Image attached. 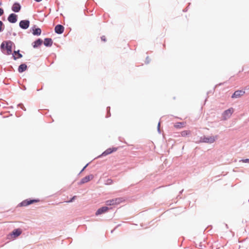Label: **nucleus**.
Segmentation results:
<instances>
[{"label":"nucleus","mask_w":249,"mask_h":249,"mask_svg":"<svg viewBox=\"0 0 249 249\" xmlns=\"http://www.w3.org/2000/svg\"><path fill=\"white\" fill-rule=\"evenodd\" d=\"M21 9V6L18 3H15L12 6V9L15 12H18Z\"/></svg>","instance_id":"14"},{"label":"nucleus","mask_w":249,"mask_h":249,"mask_svg":"<svg viewBox=\"0 0 249 249\" xmlns=\"http://www.w3.org/2000/svg\"><path fill=\"white\" fill-rule=\"evenodd\" d=\"M5 42H6V41H4V42H3L1 43V45H0V48H1V50H3L4 49H5Z\"/></svg>","instance_id":"22"},{"label":"nucleus","mask_w":249,"mask_h":249,"mask_svg":"<svg viewBox=\"0 0 249 249\" xmlns=\"http://www.w3.org/2000/svg\"><path fill=\"white\" fill-rule=\"evenodd\" d=\"M64 27L60 24L57 25L55 27V32L59 34H62L64 32Z\"/></svg>","instance_id":"13"},{"label":"nucleus","mask_w":249,"mask_h":249,"mask_svg":"<svg viewBox=\"0 0 249 249\" xmlns=\"http://www.w3.org/2000/svg\"><path fill=\"white\" fill-rule=\"evenodd\" d=\"M42 40L41 39H38L37 40H36V41H35L34 42V45H33V47L34 48H36V47H37L38 46H40L41 45V44L42 43Z\"/></svg>","instance_id":"19"},{"label":"nucleus","mask_w":249,"mask_h":249,"mask_svg":"<svg viewBox=\"0 0 249 249\" xmlns=\"http://www.w3.org/2000/svg\"><path fill=\"white\" fill-rule=\"evenodd\" d=\"M44 44L46 46H51L53 44V40L51 38H46L44 39Z\"/></svg>","instance_id":"16"},{"label":"nucleus","mask_w":249,"mask_h":249,"mask_svg":"<svg viewBox=\"0 0 249 249\" xmlns=\"http://www.w3.org/2000/svg\"><path fill=\"white\" fill-rule=\"evenodd\" d=\"M245 92L243 90L235 91L231 96L232 98H237L241 97L245 94Z\"/></svg>","instance_id":"9"},{"label":"nucleus","mask_w":249,"mask_h":249,"mask_svg":"<svg viewBox=\"0 0 249 249\" xmlns=\"http://www.w3.org/2000/svg\"><path fill=\"white\" fill-rule=\"evenodd\" d=\"M109 210L107 207L105 206L99 209L96 212L95 214L98 215L105 213H106Z\"/></svg>","instance_id":"10"},{"label":"nucleus","mask_w":249,"mask_h":249,"mask_svg":"<svg viewBox=\"0 0 249 249\" xmlns=\"http://www.w3.org/2000/svg\"><path fill=\"white\" fill-rule=\"evenodd\" d=\"M38 199H26L22 201L19 205L20 206H27L34 203L39 202Z\"/></svg>","instance_id":"3"},{"label":"nucleus","mask_w":249,"mask_h":249,"mask_svg":"<svg viewBox=\"0 0 249 249\" xmlns=\"http://www.w3.org/2000/svg\"><path fill=\"white\" fill-rule=\"evenodd\" d=\"M2 4L1 2L0 1V5H1Z\"/></svg>","instance_id":"31"},{"label":"nucleus","mask_w":249,"mask_h":249,"mask_svg":"<svg viewBox=\"0 0 249 249\" xmlns=\"http://www.w3.org/2000/svg\"><path fill=\"white\" fill-rule=\"evenodd\" d=\"M125 200L123 197L115 198L107 200L106 204L107 206H116L124 202Z\"/></svg>","instance_id":"1"},{"label":"nucleus","mask_w":249,"mask_h":249,"mask_svg":"<svg viewBox=\"0 0 249 249\" xmlns=\"http://www.w3.org/2000/svg\"><path fill=\"white\" fill-rule=\"evenodd\" d=\"M185 122H178L174 124V127L177 128H180L183 127L185 125Z\"/></svg>","instance_id":"18"},{"label":"nucleus","mask_w":249,"mask_h":249,"mask_svg":"<svg viewBox=\"0 0 249 249\" xmlns=\"http://www.w3.org/2000/svg\"><path fill=\"white\" fill-rule=\"evenodd\" d=\"M3 14V10L1 8H0V16H1Z\"/></svg>","instance_id":"27"},{"label":"nucleus","mask_w":249,"mask_h":249,"mask_svg":"<svg viewBox=\"0 0 249 249\" xmlns=\"http://www.w3.org/2000/svg\"><path fill=\"white\" fill-rule=\"evenodd\" d=\"M35 0L37 2H39V1H41L42 0Z\"/></svg>","instance_id":"29"},{"label":"nucleus","mask_w":249,"mask_h":249,"mask_svg":"<svg viewBox=\"0 0 249 249\" xmlns=\"http://www.w3.org/2000/svg\"><path fill=\"white\" fill-rule=\"evenodd\" d=\"M241 161H242L243 162H245V163L249 162V159L242 160Z\"/></svg>","instance_id":"24"},{"label":"nucleus","mask_w":249,"mask_h":249,"mask_svg":"<svg viewBox=\"0 0 249 249\" xmlns=\"http://www.w3.org/2000/svg\"><path fill=\"white\" fill-rule=\"evenodd\" d=\"M117 148H115V147L108 148L106 150H105L102 154V155L100 156H106L108 154H110L113 153V152L117 151Z\"/></svg>","instance_id":"8"},{"label":"nucleus","mask_w":249,"mask_h":249,"mask_svg":"<svg viewBox=\"0 0 249 249\" xmlns=\"http://www.w3.org/2000/svg\"><path fill=\"white\" fill-rule=\"evenodd\" d=\"M22 233V231L20 229L14 230L11 233V236H13L14 238H16L19 236Z\"/></svg>","instance_id":"12"},{"label":"nucleus","mask_w":249,"mask_h":249,"mask_svg":"<svg viewBox=\"0 0 249 249\" xmlns=\"http://www.w3.org/2000/svg\"><path fill=\"white\" fill-rule=\"evenodd\" d=\"M27 69V65L25 64H21L18 68V71L19 72H22Z\"/></svg>","instance_id":"17"},{"label":"nucleus","mask_w":249,"mask_h":249,"mask_svg":"<svg viewBox=\"0 0 249 249\" xmlns=\"http://www.w3.org/2000/svg\"><path fill=\"white\" fill-rule=\"evenodd\" d=\"M13 57L14 60H16L18 58H21L22 55L19 53V51H14L13 54Z\"/></svg>","instance_id":"15"},{"label":"nucleus","mask_w":249,"mask_h":249,"mask_svg":"<svg viewBox=\"0 0 249 249\" xmlns=\"http://www.w3.org/2000/svg\"><path fill=\"white\" fill-rule=\"evenodd\" d=\"M13 42L11 41H7L5 42V49L7 51L6 54L9 55L11 54L12 52Z\"/></svg>","instance_id":"5"},{"label":"nucleus","mask_w":249,"mask_h":249,"mask_svg":"<svg viewBox=\"0 0 249 249\" xmlns=\"http://www.w3.org/2000/svg\"><path fill=\"white\" fill-rule=\"evenodd\" d=\"M75 197H76L75 196H73V197L71 199V200L70 201H69V202H72V201L74 199V198H75Z\"/></svg>","instance_id":"28"},{"label":"nucleus","mask_w":249,"mask_h":249,"mask_svg":"<svg viewBox=\"0 0 249 249\" xmlns=\"http://www.w3.org/2000/svg\"><path fill=\"white\" fill-rule=\"evenodd\" d=\"M86 166H85V167H84V168L83 169V170H84V169H85V168H86Z\"/></svg>","instance_id":"30"},{"label":"nucleus","mask_w":249,"mask_h":249,"mask_svg":"<svg viewBox=\"0 0 249 249\" xmlns=\"http://www.w3.org/2000/svg\"><path fill=\"white\" fill-rule=\"evenodd\" d=\"M41 30L39 28H36V29L33 30V34L34 35L39 36L41 34Z\"/></svg>","instance_id":"20"},{"label":"nucleus","mask_w":249,"mask_h":249,"mask_svg":"<svg viewBox=\"0 0 249 249\" xmlns=\"http://www.w3.org/2000/svg\"><path fill=\"white\" fill-rule=\"evenodd\" d=\"M101 39L102 41L105 42L106 41V37L105 36H103L101 37Z\"/></svg>","instance_id":"26"},{"label":"nucleus","mask_w":249,"mask_h":249,"mask_svg":"<svg viewBox=\"0 0 249 249\" xmlns=\"http://www.w3.org/2000/svg\"><path fill=\"white\" fill-rule=\"evenodd\" d=\"M8 20L11 23H15L17 21V16L15 14H11L8 17Z\"/></svg>","instance_id":"11"},{"label":"nucleus","mask_w":249,"mask_h":249,"mask_svg":"<svg viewBox=\"0 0 249 249\" xmlns=\"http://www.w3.org/2000/svg\"><path fill=\"white\" fill-rule=\"evenodd\" d=\"M94 178L93 175H89L83 178L80 181V184H83L92 180Z\"/></svg>","instance_id":"6"},{"label":"nucleus","mask_w":249,"mask_h":249,"mask_svg":"<svg viewBox=\"0 0 249 249\" xmlns=\"http://www.w3.org/2000/svg\"><path fill=\"white\" fill-rule=\"evenodd\" d=\"M190 134V131L189 130H184L181 132V135L183 137H185Z\"/></svg>","instance_id":"21"},{"label":"nucleus","mask_w":249,"mask_h":249,"mask_svg":"<svg viewBox=\"0 0 249 249\" xmlns=\"http://www.w3.org/2000/svg\"><path fill=\"white\" fill-rule=\"evenodd\" d=\"M3 27V22L1 21H0V32L2 31Z\"/></svg>","instance_id":"23"},{"label":"nucleus","mask_w":249,"mask_h":249,"mask_svg":"<svg viewBox=\"0 0 249 249\" xmlns=\"http://www.w3.org/2000/svg\"><path fill=\"white\" fill-rule=\"evenodd\" d=\"M29 24L30 21L28 20H21L19 22V26L23 29H27L29 26Z\"/></svg>","instance_id":"7"},{"label":"nucleus","mask_w":249,"mask_h":249,"mask_svg":"<svg viewBox=\"0 0 249 249\" xmlns=\"http://www.w3.org/2000/svg\"><path fill=\"white\" fill-rule=\"evenodd\" d=\"M107 184H111L113 183V180L111 179H108L107 180Z\"/></svg>","instance_id":"25"},{"label":"nucleus","mask_w":249,"mask_h":249,"mask_svg":"<svg viewBox=\"0 0 249 249\" xmlns=\"http://www.w3.org/2000/svg\"><path fill=\"white\" fill-rule=\"evenodd\" d=\"M216 139L217 137L214 136L204 137L202 142H204L212 143L214 142Z\"/></svg>","instance_id":"4"},{"label":"nucleus","mask_w":249,"mask_h":249,"mask_svg":"<svg viewBox=\"0 0 249 249\" xmlns=\"http://www.w3.org/2000/svg\"><path fill=\"white\" fill-rule=\"evenodd\" d=\"M234 111V109L232 107L229 108L225 110L222 114V117L224 120H226L229 118L232 115Z\"/></svg>","instance_id":"2"}]
</instances>
